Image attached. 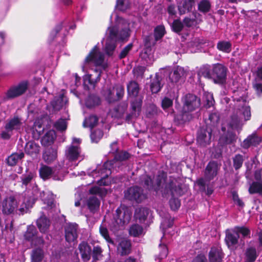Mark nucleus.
<instances>
[{
    "label": "nucleus",
    "instance_id": "obj_19",
    "mask_svg": "<svg viewBox=\"0 0 262 262\" xmlns=\"http://www.w3.org/2000/svg\"><path fill=\"white\" fill-rule=\"evenodd\" d=\"M28 84L26 82H23L16 86L12 87L6 93L7 98L12 99L19 96L26 92Z\"/></svg>",
    "mask_w": 262,
    "mask_h": 262
},
{
    "label": "nucleus",
    "instance_id": "obj_56",
    "mask_svg": "<svg viewBox=\"0 0 262 262\" xmlns=\"http://www.w3.org/2000/svg\"><path fill=\"white\" fill-rule=\"evenodd\" d=\"M102 248L99 246H94L92 250V258L93 261H97L102 256Z\"/></svg>",
    "mask_w": 262,
    "mask_h": 262
},
{
    "label": "nucleus",
    "instance_id": "obj_7",
    "mask_svg": "<svg viewBox=\"0 0 262 262\" xmlns=\"http://www.w3.org/2000/svg\"><path fill=\"white\" fill-rule=\"evenodd\" d=\"M202 70L204 76L212 78L215 83L222 84L226 80L227 69L222 64H213L210 72L206 68H204Z\"/></svg>",
    "mask_w": 262,
    "mask_h": 262
},
{
    "label": "nucleus",
    "instance_id": "obj_13",
    "mask_svg": "<svg viewBox=\"0 0 262 262\" xmlns=\"http://www.w3.org/2000/svg\"><path fill=\"white\" fill-rule=\"evenodd\" d=\"M183 107L180 111L182 113L191 112L198 107L200 105V100L192 94H187L182 99Z\"/></svg>",
    "mask_w": 262,
    "mask_h": 262
},
{
    "label": "nucleus",
    "instance_id": "obj_52",
    "mask_svg": "<svg viewBox=\"0 0 262 262\" xmlns=\"http://www.w3.org/2000/svg\"><path fill=\"white\" fill-rule=\"evenodd\" d=\"M99 232L101 235L110 244H114V241L110 237L107 229L101 225L99 227Z\"/></svg>",
    "mask_w": 262,
    "mask_h": 262
},
{
    "label": "nucleus",
    "instance_id": "obj_42",
    "mask_svg": "<svg viewBox=\"0 0 262 262\" xmlns=\"http://www.w3.org/2000/svg\"><path fill=\"white\" fill-rule=\"evenodd\" d=\"M124 196H141L142 190L139 187H132L125 191Z\"/></svg>",
    "mask_w": 262,
    "mask_h": 262
},
{
    "label": "nucleus",
    "instance_id": "obj_17",
    "mask_svg": "<svg viewBox=\"0 0 262 262\" xmlns=\"http://www.w3.org/2000/svg\"><path fill=\"white\" fill-rule=\"evenodd\" d=\"M155 44V41L150 42V37L148 36L145 39V48L141 53L140 56L142 59L146 61L147 63H150L153 59V51L151 46Z\"/></svg>",
    "mask_w": 262,
    "mask_h": 262
},
{
    "label": "nucleus",
    "instance_id": "obj_1",
    "mask_svg": "<svg viewBox=\"0 0 262 262\" xmlns=\"http://www.w3.org/2000/svg\"><path fill=\"white\" fill-rule=\"evenodd\" d=\"M107 64L104 61V55L97 46H95L85 58L82 66V71L87 73L83 77V84L94 86L100 80L102 71L105 70Z\"/></svg>",
    "mask_w": 262,
    "mask_h": 262
},
{
    "label": "nucleus",
    "instance_id": "obj_16",
    "mask_svg": "<svg viewBox=\"0 0 262 262\" xmlns=\"http://www.w3.org/2000/svg\"><path fill=\"white\" fill-rule=\"evenodd\" d=\"M65 239L68 243L74 242L78 237V225L76 223L67 224L64 228Z\"/></svg>",
    "mask_w": 262,
    "mask_h": 262
},
{
    "label": "nucleus",
    "instance_id": "obj_31",
    "mask_svg": "<svg viewBox=\"0 0 262 262\" xmlns=\"http://www.w3.org/2000/svg\"><path fill=\"white\" fill-rule=\"evenodd\" d=\"M261 142V139L257 135L253 134L249 136L243 143V146L247 148L251 146H256Z\"/></svg>",
    "mask_w": 262,
    "mask_h": 262
},
{
    "label": "nucleus",
    "instance_id": "obj_4",
    "mask_svg": "<svg viewBox=\"0 0 262 262\" xmlns=\"http://www.w3.org/2000/svg\"><path fill=\"white\" fill-rule=\"evenodd\" d=\"M129 157V154L126 151H121L115 155L112 161H107L102 166L97 167L92 172V176L100 177L101 179L98 181L97 183L100 185H108L110 181L108 177L112 172L111 168L113 167L114 163L118 161H122L127 160Z\"/></svg>",
    "mask_w": 262,
    "mask_h": 262
},
{
    "label": "nucleus",
    "instance_id": "obj_49",
    "mask_svg": "<svg viewBox=\"0 0 262 262\" xmlns=\"http://www.w3.org/2000/svg\"><path fill=\"white\" fill-rule=\"evenodd\" d=\"M98 118L95 116H90L86 118L83 123L84 127H90L91 128L95 126L98 122Z\"/></svg>",
    "mask_w": 262,
    "mask_h": 262
},
{
    "label": "nucleus",
    "instance_id": "obj_2",
    "mask_svg": "<svg viewBox=\"0 0 262 262\" xmlns=\"http://www.w3.org/2000/svg\"><path fill=\"white\" fill-rule=\"evenodd\" d=\"M235 106L236 111L231 116L227 128L225 126L222 127L223 135L221 137L220 142L223 144H230L235 140L236 136L233 131L239 127L242 116L245 121L249 120L251 118L250 107L245 99H237Z\"/></svg>",
    "mask_w": 262,
    "mask_h": 262
},
{
    "label": "nucleus",
    "instance_id": "obj_59",
    "mask_svg": "<svg viewBox=\"0 0 262 262\" xmlns=\"http://www.w3.org/2000/svg\"><path fill=\"white\" fill-rule=\"evenodd\" d=\"M165 34V28L163 26H159L155 29V37L156 40L161 38Z\"/></svg>",
    "mask_w": 262,
    "mask_h": 262
},
{
    "label": "nucleus",
    "instance_id": "obj_26",
    "mask_svg": "<svg viewBox=\"0 0 262 262\" xmlns=\"http://www.w3.org/2000/svg\"><path fill=\"white\" fill-rule=\"evenodd\" d=\"M78 249L81 258L84 261H89L91 259L92 249L87 242H82L78 245Z\"/></svg>",
    "mask_w": 262,
    "mask_h": 262
},
{
    "label": "nucleus",
    "instance_id": "obj_60",
    "mask_svg": "<svg viewBox=\"0 0 262 262\" xmlns=\"http://www.w3.org/2000/svg\"><path fill=\"white\" fill-rule=\"evenodd\" d=\"M243 158L242 155H236L233 158V166L236 169H239L243 165Z\"/></svg>",
    "mask_w": 262,
    "mask_h": 262
},
{
    "label": "nucleus",
    "instance_id": "obj_47",
    "mask_svg": "<svg viewBox=\"0 0 262 262\" xmlns=\"http://www.w3.org/2000/svg\"><path fill=\"white\" fill-rule=\"evenodd\" d=\"M56 138L55 133L53 130H50L43 136L42 143L44 145L50 144L53 143Z\"/></svg>",
    "mask_w": 262,
    "mask_h": 262
},
{
    "label": "nucleus",
    "instance_id": "obj_35",
    "mask_svg": "<svg viewBox=\"0 0 262 262\" xmlns=\"http://www.w3.org/2000/svg\"><path fill=\"white\" fill-rule=\"evenodd\" d=\"M44 257L43 250L40 248H36L31 253L32 262H41Z\"/></svg>",
    "mask_w": 262,
    "mask_h": 262
},
{
    "label": "nucleus",
    "instance_id": "obj_34",
    "mask_svg": "<svg viewBox=\"0 0 262 262\" xmlns=\"http://www.w3.org/2000/svg\"><path fill=\"white\" fill-rule=\"evenodd\" d=\"M26 152L31 156H36L39 151V146L33 142H28L25 147Z\"/></svg>",
    "mask_w": 262,
    "mask_h": 262
},
{
    "label": "nucleus",
    "instance_id": "obj_32",
    "mask_svg": "<svg viewBox=\"0 0 262 262\" xmlns=\"http://www.w3.org/2000/svg\"><path fill=\"white\" fill-rule=\"evenodd\" d=\"M57 157V152L56 148H48L43 154V159L47 163H51L54 161Z\"/></svg>",
    "mask_w": 262,
    "mask_h": 262
},
{
    "label": "nucleus",
    "instance_id": "obj_36",
    "mask_svg": "<svg viewBox=\"0 0 262 262\" xmlns=\"http://www.w3.org/2000/svg\"><path fill=\"white\" fill-rule=\"evenodd\" d=\"M139 86L137 82L131 81L127 85V92L130 97L135 98L139 92Z\"/></svg>",
    "mask_w": 262,
    "mask_h": 262
},
{
    "label": "nucleus",
    "instance_id": "obj_14",
    "mask_svg": "<svg viewBox=\"0 0 262 262\" xmlns=\"http://www.w3.org/2000/svg\"><path fill=\"white\" fill-rule=\"evenodd\" d=\"M124 95V89L122 85H117L112 89H108L104 92L105 99L110 103L121 99Z\"/></svg>",
    "mask_w": 262,
    "mask_h": 262
},
{
    "label": "nucleus",
    "instance_id": "obj_29",
    "mask_svg": "<svg viewBox=\"0 0 262 262\" xmlns=\"http://www.w3.org/2000/svg\"><path fill=\"white\" fill-rule=\"evenodd\" d=\"M194 5V0H182L178 5L180 14H184L191 11Z\"/></svg>",
    "mask_w": 262,
    "mask_h": 262
},
{
    "label": "nucleus",
    "instance_id": "obj_39",
    "mask_svg": "<svg viewBox=\"0 0 262 262\" xmlns=\"http://www.w3.org/2000/svg\"><path fill=\"white\" fill-rule=\"evenodd\" d=\"M233 231L237 235H239V234H241L244 238L250 237L251 231L247 227L236 226L233 228Z\"/></svg>",
    "mask_w": 262,
    "mask_h": 262
},
{
    "label": "nucleus",
    "instance_id": "obj_48",
    "mask_svg": "<svg viewBox=\"0 0 262 262\" xmlns=\"http://www.w3.org/2000/svg\"><path fill=\"white\" fill-rule=\"evenodd\" d=\"M256 257L257 255L255 249L253 248L247 249L246 253V259L245 262H254Z\"/></svg>",
    "mask_w": 262,
    "mask_h": 262
},
{
    "label": "nucleus",
    "instance_id": "obj_64",
    "mask_svg": "<svg viewBox=\"0 0 262 262\" xmlns=\"http://www.w3.org/2000/svg\"><path fill=\"white\" fill-rule=\"evenodd\" d=\"M172 100L167 97H165L162 101V108L165 110L172 106Z\"/></svg>",
    "mask_w": 262,
    "mask_h": 262
},
{
    "label": "nucleus",
    "instance_id": "obj_22",
    "mask_svg": "<svg viewBox=\"0 0 262 262\" xmlns=\"http://www.w3.org/2000/svg\"><path fill=\"white\" fill-rule=\"evenodd\" d=\"M17 206L15 198H6L3 203V212L10 214L13 212Z\"/></svg>",
    "mask_w": 262,
    "mask_h": 262
},
{
    "label": "nucleus",
    "instance_id": "obj_24",
    "mask_svg": "<svg viewBox=\"0 0 262 262\" xmlns=\"http://www.w3.org/2000/svg\"><path fill=\"white\" fill-rule=\"evenodd\" d=\"M225 233V241L228 248H232L238 244L239 235L236 234L233 228L226 230Z\"/></svg>",
    "mask_w": 262,
    "mask_h": 262
},
{
    "label": "nucleus",
    "instance_id": "obj_5",
    "mask_svg": "<svg viewBox=\"0 0 262 262\" xmlns=\"http://www.w3.org/2000/svg\"><path fill=\"white\" fill-rule=\"evenodd\" d=\"M219 167L217 164L214 162H209L207 165L205 172V179L201 178L198 180L194 183V188L200 191L204 192V194L209 195L212 193L211 188L205 190L206 181L212 180L217 174Z\"/></svg>",
    "mask_w": 262,
    "mask_h": 262
},
{
    "label": "nucleus",
    "instance_id": "obj_54",
    "mask_svg": "<svg viewBox=\"0 0 262 262\" xmlns=\"http://www.w3.org/2000/svg\"><path fill=\"white\" fill-rule=\"evenodd\" d=\"M65 98L63 95H61L58 98L55 99L52 102V105L56 110H59L64 104Z\"/></svg>",
    "mask_w": 262,
    "mask_h": 262
},
{
    "label": "nucleus",
    "instance_id": "obj_11",
    "mask_svg": "<svg viewBox=\"0 0 262 262\" xmlns=\"http://www.w3.org/2000/svg\"><path fill=\"white\" fill-rule=\"evenodd\" d=\"M75 190V195L79 196L90 194L98 195L100 196H102L107 194V191L105 188L98 186H94L89 188L86 186H81L77 188Z\"/></svg>",
    "mask_w": 262,
    "mask_h": 262
},
{
    "label": "nucleus",
    "instance_id": "obj_57",
    "mask_svg": "<svg viewBox=\"0 0 262 262\" xmlns=\"http://www.w3.org/2000/svg\"><path fill=\"white\" fill-rule=\"evenodd\" d=\"M161 89V84L158 78L154 79L150 84V90L152 93H158Z\"/></svg>",
    "mask_w": 262,
    "mask_h": 262
},
{
    "label": "nucleus",
    "instance_id": "obj_62",
    "mask_svg": "<svg viewBox=\"0 0 262 262\" xmlns=\"http://www.w3.org/2000/svg\"><path fill=\"white\" fill-rule=\"evenodd\" d=\"M183 26V23L180 20L177 19L173 21L172 28L174 32L178 33L182 30Z\"/></svg>",
    "mask_w": 262,
    "mask_h": 262
},
{
    "label": "nucleus",
    "instance_id": "obj_23",
    "mask_svg": "<svg viewBox=\"0 0 262 262\" xmlns=\"http://www.w3.org/2000/svg\"><path fill=\"white\" fill-rule=\"evenodd\" d=\"M150 210L147 207H139L135 209L134 219L140 224H143L147 220Z\"/></svg>",
    "mask_w": 262,
    "mask_h": 262
},
{
    "label": "nucleus",
    "instance_id": "obj_45",
    "mask_svg": "<svg viewBox=\"0 0 262 262\" xmlns=\"http://www.w3.org/2000/svg\"><path fill=\"white\" fill-rule=\"evenodd\" d=\"M217 49L225 53H229L231 51V44L229 41H220L216 46Z\"/></svg>",
    "mask_w": 262,
    "mask_h": 262
},
{
    "label": "nucleus",
    "instance_id": "obj_38",
    "mask_svg": "<svg viewBox=\"0 0 262 262\" xmlns=\"http://www.w3.org/2000/svg\"><path fill=\"white\" fill-rule=\"evenodd\" d=\"M143 231V227L138 224L132 225L129 229V234L134 237H139L142 234Z\"/></svg>",
    "mask_w": 262,
    "mask_h": 262
},
{
    "label": "nucleus",
    "instance_id": "obj_44",
    "mask_svg": "<svg viewBox=\"0 0 262 262\" xmlns=\"http://www.w3.org/2000/svg\"><path fill=\"white\" fill-rule=\"evenodd\" d=\"M100 99L97 96H90L85 101V105L88 108H92L100 103Z\"/></svg>",
    "mask_w": 262,
    "mask_h": 262
},
{
    "label": "nucleus",
    "instance_id": "obj_20",
    "mask_svg": "<svg viewBox=\"0 0 262 262\" xmlns=\"http://www.w3.org/2000/svg\"><path fill=\"white\" fill-rule=\"evenodd\" d=\"M36 200L35 198H23L22 203L18 209L19 215L30 213V209L33 207Z\"/></svg>",
    "mask_w": 262,
    "mask_h": 262
},
{
    "label": "nucleus",
    "instance_id": "obj_28",
    "mask_svg": "<svg viewBox=\"0 0 262 262\" xmlns=\"http://www.w3.org/2000/svg\"><path fill=\"white\" fill-rule=\"evenodd\" d=\"M118 250L119 251L121 256L127 255L130 254L132 251L130 241L126 239L122 240L119 244Z\"/></svg>",
    "mask_w": 262,
    "mask_h": 262
},
{
    "label": "nucleus",
    "instance_id": "obj_18",
    "mask_svg": "<svg viewBox=\"0 0 262 262\" xmlns=\"http://www.w3.org/2000/svg\"><path fill=\"white\" fill-rule=\"evenodd\" d=\"M28 84L26 82H23L16 86L12 87L6 93L7 98L12 99L19 96L26 92Z\"/></svg>",
    "mask_w": 262,
    "mask_h": 262
},
{
    "label": "nucleus",
    "instance_id": "obj_51",
    "mask_svg": "<svg viewBox=\"0 0 262 262\" xmlns=\"http://www.w3.org/2000/svg\"><path fill=\"white\" fill-rule=\"evenodd\" d=\"M249 191L251 194L258 193L262 195V184L253 183L249 187Z\"/></svg>",
    "mask_w": 262,
    "mask_h": 262
},
{
    "label": "nucleus",
    "instance_id": "obj_10",
    "mask_svg": "<svg viewBox=\"0 0 262 262\" xmlns=\"http://www.w3.org/2000/svg\"><path fill=\"white\" fill-rule=\"evenodd\" d=\"M22 126L23 122L18 117H14L8 120L5 125V130L2 133V137L5 139L10 138L13 131L20 130Z\"/></svg>",
    "mask_w": 262,
    "mask_h": 262
},
{
    "label": "nucleus",
    "instance_id": "obj_37",
    "mask_svg": "<svg viewBox=\"0 0 262 262\" xmlns=\"http://www.w3.org/2000/svg\"><path fill=\"white\" fill-rule=\"evenodd\" d=\"M193 18H190L188 17H185L183 20L184 25L187 27H190L198 23V18L200 16V14L196 11L192 12Z\"/></svg>",
    "mask_w": 262,
    "mask_h": 262
},
{
    "label": "nucleus",
    "instance_id": "obj_61",
    "mask_svg": "<svg viewBox=\"0 0 262 262\" xmlns=\"http://www.w3.org/2000/svg\"><path fill=\"white\" fill-rule=\"evenodd\" d=\"M34 174L32 172H29L26 174H24L21 178V181L23 184L27 186L28 184H29L33 178H34Z\"/></svg>",
    "mask_w": 262,
    "mask_h": 262
},
{
    "label": "nucleus",
    "instance_id": "obj_8",
    "mask_svg": "<svg viewBox=\"0 0 262 262\" xmlns=\"http://www.w3.org/2000/svg\"><path fill=\"white\" fill-rule=\"evenodd\" d=\"M130 219L131 213L127 209L119 207L116 210L111 228L112 230H118L120 226L128 223Z\"/></svg>",
    "mask_w": 262,
    "mask_h": 262
},
{
    "label": "nucleus",
    "instance_id": "obj_46",
    "mask_svg": "<svg viewBox=\"0 0 262 262\" xmlns=\"http://www.w3.org/2000/svg\"><path fill=\"white\" fill-rule=\"evenodd\" d=\"M211 8V3L208 0H201L198 3V10L203 13L208 12Z\"/></svg>",
    "mask_w": 262,
    "mask_h": 262
},
{
    "label": "nucleus",
    "instance_id": "obj_41",
    "mask_svg": "<svg viewBox=\"0 0 262 262\" xmlns=\"http://www.w3.org/2000/svg\"><path fill=\"white\" fill-rule=\"evenodd\" d=\"M131 5L129 0H117L116 8L121 11H125Z\"/></svg>",
    "mask_w": 262,
    "mask_h": 262
},
{
    "label": "nucleus",
    "instance_id": "obj_30",
    "mask_svg": "<svg viewBox=\"0 0 262 262\" xmlns=\"http://www.w3.org/2000/svg\"><path fill=\"white\" fill-rule=\"evenodd\" d=\"M36 225L41 232L45 233L50 226V221L45 215H42L37 220Z\"/></svg>",
    "mask_w": 262,
    "mask_h": 262
},
{
    "label": "nucleus",
    "instance_id": "obj_55",
    "mask_svg": "<svg viewBox=\"0 0 262 262\" xmlns=\"http://www.w3.org/2000/svg\"><path fill=\"white\" fill-rule=\"evenodd\" d=\"M170 209L173 211H177L181 206V201L178 198H171L169 201Z\"/></svg>",
    "mask_w": 262,
    "mask_h": 262
},
{
    "label": "nucleus",
    "instance_id": "obj_21",
    "mask_svg": "<svg viewBox=\"0 0 262 262\" xmlns=\"http://www.w3.org/2000/svg\"><path fill=\"white\" fill-rule=\"evenodd\" d=\"M224 253L220 247L213 246L208 254L209 262H222Z\"/></svg>",
    "mask_w": 262,
    "mask_h": 262
},
{
    "label": "nucleus",
    "instance_id": "obj_25",
    "mask_svg": "<svg viewBox=\"0 0 262 262\" xmlns=\"http://www.w3.org/2000/svg\"><path fill=\"white\" fill-rule=\"evenodd\" d=\"M186 76L184 69L181 67H177L169 74V78L171 82L176 83Z\"/></svg>",
    "mask_w": 262,
    "mask_h": 262
},
{
    "label": "nucleus",
    "instance_id": "obj_43",
    "mask_svg": "<svg viewBox=\"0 0 262 262\" xmlns=\"http://www.w3.org/2000/svg\"><path fill=\"white\" fill-rule=\"evenodd\" d=\"M37 233V231L34 226H29L27 228V230L24 235L26 240L30 241H32Z\"/></svg>",
    "mask_w": 262,
    "mask_h": 262
},
{
    "label": "nucleus",
    "instance_id": "obj_53",
    "mask_svg": "<svg viewBox=\"0 0 262 262\" xmlns=\"http://www.w3.org/2000/svg\"><path fill=\"white\" fill-rule=\"evenodd\" d=\"M42 201L46 205L43 208L46 210H50L55 207L54 198H42Z\"/></svg>",
    "mask_w": 262,
    "mask_h": 262
},
{
    "label": "nucleus",
    "instance_id": "obj_3",
    "mask_svg": "<svg viewBox=\"0 0 262 262\" xmlns=\"http://www.w3.org/2000/svg\"><path fill=\"white\" fill-rule=\"evenodd\" d=\"M117 25L108 29V36L106 39L104 50L108 55L113 54L117 40H124L130 35L129 24L121 17H117Z\"/></svg>",
    "mask_w": 262,
    "mask_h": 262
},
{
    "label": "nucleus",
    "instance_id": "obj_12",
    "mask_svg": "<svg viewBox=\"0 0 262 262\" xmlns=\"http://www.w3.org/2000/svg\"><path fill=\"white\" fill-rule=\"evenodd\" d=\"M165 179V174L162 173L157 177L156 182L154 183L150 177L145 176L143 177L144 185V186L149 190L157 191L160 189L161 186L164 185Z\"/></svg>",
    "mask_w": 262,
    "mask_h": 262
},
{
    "label": "nucleus",
    "instance_id": "obj_50",
    "mask_svg": "<svg viewBox=\"0 0 262 262\" xmlns=\"http://www.w3.org/2000/svg\"><path fill=\"white\" fill-rule=\"evenodd\" d=\"M203 99L205 102V105L207 107H210L212 106L214 103L213 95L210 93L205 92L204 93Z\"/></svg>",
    "mask_w": 262,
    "mask_h": 262
},
{
    "label": "nucleus",
    "instance_id": "obj_6",
    "mask_svg": "<svg viewBox=\"0 0 262 262\" xmlns=\"http://www.w3.org/2000/svg\"><path fill=\"white\" fill-rule=\"evenodd\" d=\"M66 160L62 164L63 168H72L78 165L77 161H80L83 159V157L81 155L79 147L77 145H70L67 147L66 150Z\"/></svg>",
    "mask_w": 262,
    "mask_h": 262
},
{
    "label": "nucleus",
    "instance_id": "obj_27",
    "mask_svg": "<svg viewBox=\"0 0 262 262\" xmlns=\"http://www.w3.org/2000/svg\"><path fill=\"white\" fill-rule=\"evenodd\" d=\"M142 100L140 98H137L135 100H132L131 106L133 112L132 114H128L126 117V120L129 121L133 116L136 117L139 115L141 109Z\"/></svg>",
    "mask_w": 262,
    "mask_h": 262
},
{
    "label": "nucleus",
    "instance_id": "obj_9",
    "mask_svg": "<svg viewBox=\"0 0 262 262\" xmlns=\"http://www.w3.org/2000/svg\"><path fill=\"white\" fill-rule=\"evenodd\" d=\"M40 177L43 180L52 178L54 180L62 181L64 178L63 170H60L57 167L52 168L46 165H42L39 169Z\"/></svg>",
    "mask_w": 262,
    "mask_h": 262
},
{
    "label": "nucleus",
    "instance_id": "obj_63",
    "mask_svg": "<svg viewBox=\"0 0 262 262\" xmlns=\"http://www.w3.org/2000/svg\"><path fill=\"white\" fill-rule=\"evenodd\" d=\"M54 126L59 130H64L67 128V122L64 119H59L55 122Z\"/></svg>",
    "mask_w": 262,
    "mask_h": 262
},
{
    "label": "nucleus",
    "instance_id": "obj_40",
    "mask_svg": "<svg viewBox=\"0 0 262 262\" xmlns=\"http://www.w3.org/2000/svg\"><path fill=\"white\" fill-rule=\"evenodd\" d=\"M24 157V154L23 152L12 154L7 159L8 164L10 166H14Z\"/></svg>",
    "mask_w": 262,
    "mask_h": 262
},
{
    "label": "nucleus",
    "instance_id": "obj_33",
    "mask_svg": "<svg viewBox=\"0 0 262 262\" xmlns=\"http://www.w3.org/2000/svg\"><path fill=\"white\" fill-rule=\"evenodd\" d=\"M86 204L90 212L95 213L99 209L100 201L98 198H89Z\"/></svg>",
    "mask_w": 262,
    "mask_h": 262
},
{
    "label": "nucleus",
    "instance_id": "obj_58",
    "mask_svg": "<svg viewBox=\"0 0 262 262\" xmlns=\"http://www.w3.org/2000/svg\"><path fill=\"white\" fill-rule=\"evenodd\" d=\"M103 132L100 129H97L92 133L91 138L92 142L97 143L103 136Z\"/></svg>",
    "mask_w": 262,
    "mask_h": 262
},
{
    "label": "nucleus",
    "instance_id": "obj_15",
    "mask_svg": "<svg viewBox=\"0 0 262 262\" xmlns=\"http://www.w3.org/2000/svg\"><path fill=\"white\" fill-rule=\"evenodd\" d=\"M212 129L210 127L206 128H201L198 135L197 142L201 146H205L209 144L211 142L212 135Z\"/></svg>",
    "mask_w": 262,
    "mask_h": 262
}]
</instances>
